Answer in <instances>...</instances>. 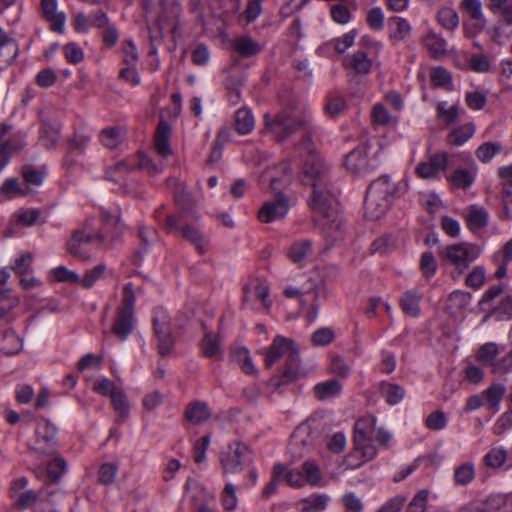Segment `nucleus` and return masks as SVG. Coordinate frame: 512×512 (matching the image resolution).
I'll return each instance as SVG.
<instances>
[{
    "label": "nucleus",
    "instance_id": "nucleus-1",
    "mask_svg": "<svg viewBox=\"0 0 512 512\" xmlns=\"http://www.w3.org/2000/svg\"><path fill=\"white\" fill-rule=\"evenodd\" d=\"M300 152L307 154L300 180L303 185L312 187V195L309 206L314 213L328 221L325 234L333 242L343 238L344 223L337 217L336 196L329 190V167L324 161L314 154L315 147L310 134L306 131L301 141L297 144Z\"/></svg>",
    "mask_w": 512,
    "mask_h": 512
},
{
    "label": "nucleus",
    "instance_id": "nucleus-2",
    "mask_svg": "<svg viewBox=\"0 0 512 512\" xmlns=\"http://www.w3.org/2000/svg\"><path fill=\"white\" fill-rule=\"evenodd\" d=\"M404 182H395L387 174L373 180L366 192L365 216L378 220L390 209L394 201L406 192Z\"/></svg>",
    "mask_w": 512,
    "mask_h": 512
},
{
    "label": "nucleus",
    "instance_id": "nucleus-3",
    "mask_svg": "<svg viewBox=\"0 0 512 512\" xmlns=\"http://www.w3.org/2000/svg\"><path fill=\"white\" fill-rule=\"evenodd\" d=\"M382 160V144L380 139L373 137L350 151L345 157V167L350 172L362 175L376 169Z\"/></svg>",
    "mask_w": 512,
    "mask_h": 512
},
{
    "label": "nucleus",
    "instance_id": "nucleus-4",
    "mask_svg": "<svg viewBox=\"0 0 512 512\" xmlns=\"http://www.w3.org/2000/svg\"><path fill=\"white\" fill-rule=\"evenodd\" d=\"M103 232L93 234L85 229H77L72 233L70 240L67 242L68 252L79 258L82 261H88L91 259V254L88 253L84 246L91 243L93 240H98L100 244H103L108 238V234L113 227H117L120 222L118 212H108L103 214Z\"/></svg>",
    "mask_w": 512,
    "mask_h": 512
},
{
    "label": "nucleus",
    "instance_id": "nucleus-5",
    "mask_svg": "<svg viewBox=\"0 0 512 512\" xmlns=\"http://www.w3.org/2000/svg\"><path fill=\"white\" fill-rule=\"evenodd\" d=\"M322 443V431L315 420L300 424L291 435L288 453L293 459H300Z\"/></svg>",
    "mask_w": 512,
    "mask_h": 512
},
{
    "label": "nucleus",
    "instance_id": "nucleus-6",
    "mask_svg": "<svg viewBox=\"0 0 512 512\" xmlns=\"http://www.w3.org/2000/svg\"><path fill=\"white\" fill-rule=\"evenodd\" d=\"M264 120V131L278 142L302 129L306 131L307 120L296 111H281L273 116L266 114Z\"/></svg>",
    "mask_w": 512,
    "mask_h": 512
},
{
    "label": "nucleus",
    "instance_id": "nucleus-7",
    "mask_svg": "<svg viewBox=\"0 0 512 512\" xmlns=\"http://www.w3.org/2000/svg\"><path fill=\"white\" fill-rule=\"evenodd\" d=\"M377 419L373 415H366L358 419L354 426V449L363 457V461L350 465L352 468L359 467L362 463L372 460L377 455V449L373 444V436L376 429Z\"/></svg>",
    "mask_w": 512,
    "mask_h": 512
},
{
    "label": "nucleus",
    "instance_id": "nucleus-8",
    "mask_svg": "<svg viewBox=\"0 0 512 512\" xmlns=\"http://www.w3.org/2000/svg\"><path fill=\"white\" fill-rule=\"evenodd\" d=\"M480 254L479 246L467 242L448 245L441 252L443 261L454 267L453 278H458Z\"/></svg>",
    "mask_w": 512,
    "mask_h": 512
},
{
    "label": "nucleus",
    "instance_id": "nucleus-9",
    "mask_svg": "<svg viewBox=\"0 0 512 512\" xmlns=\"http://www.w3.org/2000/svg\"><path fill=\"white\" fill-rule=\"evenodd\" d=\"M57 434V426L49 419L41 418L35 428L34 440L28 444L29 451L39 457L55 455Z\"/></svg>",
    "mask_w": 512,
    "mask_h": 512
},
{
    "label": "nucleus",
    "instance_id": "nucleus-10",
    "mask_svg": "<svg viewBox=\"0 0 512 512\" xmlns=\"http://www.w3.org/2000/svg\"><path fill=\"white\" fill-rule=\"evenodd\" d=\"M152 323L160 355L164 356L169 354L174 341L171 333V319L168 311L163 307L155 308L152 312Z\"/></svg>",
    "mask_w": 512,
    "mask_h": 512
},
{
    "label": "nucleus",
    "instance_id": "nucleus-11",
    "mask_svg": "<svg viewBox=\"0 0 512 512\" xmlns=\"http://www.w3.org/2000/svg\"><path fill=\"white\" fill-rule=\"evenodd\" d=\"M296 199L277 192L274 199L265 201L258 211V219L262 223H271L285 218L289 209L294 206Z\"/></svg>",
    "mask_w": 512,
    "mask_h": 512
},
{
    "label": "nucleus",
    "instance_id": "nucleus-12",
    "mask_svg": "<svg viewBox=\"0 0 512 512\" xmlns=\"http://www.w3.org/2000/svg\"><path fill=\"white\" fill-rule=\"evenodd\" d=\"M291 167L289 162L283 161L277 165L267 168L260 175V185L263 190H271L275 193L281 192L280 188L290 182Z\"/></svg>",
    "mask_w": 512,
    "mask_h": 512
},
{
    "label": "nucleus",
    "instance_id": "nucleus-13",
    "mask_svg": "<svg viewBox=\"0 0 512 512\" xmlns=\"http://www.w3.org/2000/svg\"><path fill=\"white\" fill-rule=\"evenodd\" d=\"M251 460L250 449L241 442L228 446L227 452L221 456V466L226 473H237Z\"/></svg>",
    "mask_w": 512,
    "mask_h": 512
},
{
    "label": "nucleus",
    "instance_id": "nucleus-14",
    "mask_svg": "<svg viewBox=\"0 0 512 512\" xmlns=\"http://www.w3.org/2000/svg\"><path fill=\"white\" fill-rule=\"evenodd\" d=\"M27 485L28 479L24 476L14 479L10 484L9 498L20 511L31 507L39 498V493L32 489H27Z\"/></svg>",
    "mask_w": 512,
    "mask_h": 512
},
{
    "label": "nucleus",
    "instance_id": "nucleus-15",
    "mask_svg": "<svg viewBox=\"0 0 512 512\" xmlns=\"http://www.w3.org/2000/svg\"><path fill=\"white\" fill-rule=\"evenodd\" d=\"M284 294L288 298H295L298 300L300 307L307 312V317L310 322H314L318 316L319 304L318 294L312 288L298 289L296 287H287Z\"/></svg>",
    "mask_w": 512,
    "mask_h": 512
},
{
    "label": "nucleus",
    "instance_id": "nucleus-16",
    "mask_svg": "<svg viewBox=\"0 0 512 512\" xmlns=\"http://www.w3.org/2000/svg\"><path fill=\"white\" fill-rule=\"evenodd\" d=\"M256 301H259L266 309L272 304L269 298V285L264 279L253 280L243 288L244 305L253 308Z\"/></svg>",
    "mask_w": 512,
    "mask_h": 512
},
{
    "label": "nucleus",
    "instance_id": "nucleus-17",
    "mask_svg": "<svg viewBox=\"0 0 512 512\" xmlns=\"http://www.w3.org/2000/svg\"><path fill=\"white\" fill-rule=\"evenodd\" d=\"M296 347V344L291 339L285 338L281 335L276 336L271 345L262 350L265 365L267 367H271L279 359L288 358Z\"/></svg>",
    "mask_w": 512,
    "mask_h": 512
},
{
    "label": "nucleus",
    "instance_id": "nucleus-18",
    "mask_svg": "<svg viewBox=\"0 0 512 512\" xmlns=\"http://www.w3.org/2000/svg\"><path fill=\"white\" fill-rule=\"evenodd\" d=\"M40 13L53 32L62 34L65 30L66 14L59 10L57 0H41Z\"/></svg>",
    "mask_w": 512,
    "mask_h": 512
},
{
    "label": "nucleus",
    "instance_id": "nucleus-19",
    "mask_svg": "<svg viewBox=\"0 0 512 512\" xmlns=\"http://www.w3.org/2000/svg\"><path fill=\"white\" fill-rule=\"evenodd\" d=\"M301 375L302 369L300 366L299 350L298 347H296L288 358H286V364L282 375L271 378L269 381V387L276 390L281 385L292 382Z\"/></svg>",
    "mask_w": 512,
    "mask_h": 512
},
{
    "label": "nucleus",
    "instance_id": "nucleus-20",
    "mask_svg": "<svg viewBox=\"0 0 512 512\" xmlns=\"http://www.w3.org/2000/svg\"><path fill=\"white\" fill-rule=\"evenodd\" d=\"M448 166V154L437 153L431 155L426 161L420 162L416 166V173L423 179L436 178L441 171H445Z\"/></svg>",
    "mask_w": 512,
    "mask_h": 512
},
{
    "label": "nucleus",
    "instance_id": "nucleus-21",
    "mask_svg": "<svg viewBox=\"0 0 512 512\" xmlns=\"http://www.w3.org/2000/svg\"><path fill=\"white\" fill-rule=\"evenodd\" d=\"M135 322L134 312H126L117 309L116 317L111 326V333L120 341H125L132 333Z\"/></svg>",
    "mask_w": 512,
    "mask_h": 512
},
{
    "label": "nucleus",
    "instance_id": "nucleus-22",
    "mask_svg": "<svg viewBox=\"0 0 512 512\" xmlns=\"http://www.w3.org/2000/svg\"><path fill=\"white\" fill-rule=\"evenodd\" d=\"M460 7L471 20L475 21L473 24L475 32L482 31L487 21L483 13L481 0H462Z\"/></svg>",
    "mask_w": 512,
    "mask_h": 512
},
{
    "label": "nucleus",
    "instance_id": "nucleus-23",
    "mask_svg": "<svg viewBox=\"0 0 512 512\" xmlns=\"http://www.w3.org/2000/svg\"><path fill=\"white\" fill-rule=\"evenodd\" d=\"M181 234L185 240L191 243L199 254H205L210 246L209 238L193 225H185L181 228Z\"/></svg>",
    "mask_w": 512,
    "mask_h": 512
},
{
    "label": "nucleus",
    "instance_id": "nucleus-24",
    "mask_svg": "<svg viewBox=\"0 0 512 512\" xmlns=\"http://www.w3.org/2000/svg\"><path fill=\"white\" fill-rule=\"evenodd\" d=\"M422 293L416 289L405 291L399 298V305L406 315L412 318H418L421 314L420 302Z\"/></svg>",
    "mask_w": 512,
    "mask_h": 512
},
{
    "label": "nucleus",
    "instance_id": "nucleus-25",
    "mask_svg": "<svg viewBox=\"0 0 512 512\" xmlns=\"http://www.w3.org/2000/svg\"><path fill=\"white\" fill-rule=\"evenodd\" d=\"M19 52L17 41L0 27V63L9 65Z\"/></svg>",
    "mask_w": 512,
    "mask_h": 512
},
{
    "label": "nucleus",
    "instance_id": "nucleus-26",
    "mask_svg": "<svg viewBox=\"0 0 512 512\" xmlns=\"http://www.w3.org/2000/svg\"><path fill=\"white\" fill-rule=\"evenodd\" d=\"M313 253V243L309 239L294 241L287 249L286 255L293 263H302Z\"/></svg>",
    "mask_w": 512,
    "mask_h": 512
},
{
    "label": "nucleus",
    "instance_id": "nucleus-27",
    "mask_svg": "<svg viewBox=\"0 0 512 512\" xmlns=\"http://www.w3.org/2000/svg\"><path fill=\"white\" fill-rule=\"evenodd\" d=\"M389 37L393 42L405 40L412 31L409 21L403 17L393 16L388 19Z\"/></svg>",
    "mask_w": 512,
    "mask_h": 512
},
{
    "label": "nucleus",
    "instance_id": "nucleus-28",
    "mask_svg": "<svg viewBox=\"0 0 512 512\" xmlns=\"http://www.w3.org/2000/svg\"><path fill=\"white\" fill-rule=\"evenodd\" d=\"M330 497L326 494L313 493L301 499L297 507L301 512H322L326 509Z\"/></svg>",
    "mask_w": 512,
    "mask_h": 512
},
{
    "label": "nucleus",
    "instance_id": "nucleus-29",
    "mask_svg": "<svg viewBox=\"0 0 512 512\" xmlns=\"http://www.w3.org/2000/svg\"><path fill=\"white\" fill-rule=\"evenodd\" d=\"M313 391L318 400L325 401L340 395L342 385L337 379L332 378L316 384Z\"/></svg>",
    "mask_w": 512,
    "mask_h": 512
},
{
    "label": "nucleus",
    "instance_id": "nucleus-30",
    "mask_svg": "<svg viewBox=\"0 0 512 512\" xmlns=\"http://www.w3.org/2000/svg\"><path fill=\"white\" fill-rule=\"evenodd\" d=\"M125 129L121 126H111L103 129L99 134V140L103 146L109 149L118 147L125 139Z\"/></svg>",
    "mask_w": 512,
    "mask_h": 512
},
{
    "label": "nucleus",
    "instance_id": "nucleus-31",
    "mask_svg": "<svg viewBox=\"0 0 512 512\" xmlns=\"http://www.w3.org/2000/svg\"><path fill=\"white\" fill-rule=\"evenodd\" d=\"M274 477L284 479L287 484L294 488H300L304 485L303 475L300 470L288 469L284 464L274 465Z\"/></svg>",
    "mask_w": 512,
    "mask_h": 512
},
{
    "label": "nucleus",
    "instance_id": "nucleus-32",
    "mask_svg": "<svg viewBox=\"0 0 512 512\" xmlns=\"http://www.w3.org/2000/svg\"><path fill=\"white\" fill-rule=\"evenodd\" d=\"M211 415L209 406L206 402H191L185 410V417L193 424H201L209 419Z\"/></svg>",
    "mask_w": 512,
    "mask_h": 512
},
{
    "label": "nucleus",
    "instance_id": "nucleus-33",
    "mask_svg": "<svg viewBox=\"0 0 512 512\" xmlns=\"http://www.w3.org/2000/svg\"><path fill=\"white\" fill-rule=\"evenodd\" d=\"M488 9L501 17V23L512 27V0H488Z\"/></svg>",
    "mask_w": 512,
    "mask_h": 512
},
{
    "label": "nucleus",
    "instance_id": "nucleus-34",
    "mask_svg": "<svg viewBox=\"0 0 512 512\" xmlns=\"http://www.w3.org/2000/svg\"><path fill=\"white\" fill-rule=\"evenodd\" d=\"M170 126L165 121H160L155 132V148L157 152L165 157L171 154L169 145Z\"/></svg>",
    "mask_w": 512,
    "mask_h": 512
},
{
    "label": "nucleus",
    "instance_id": "nucleus-35",
    "mask_svg": "<svg viewBox=\"0 0 512 512\" xmlns=\"http://www.w3.org/2000/svg\"><path fill=\"white\" fill-rule=\"evenodd\" d=\"M345 64L359 74H367L372 67L371 59L368 58L367 54L362 50H358L352 55L347 56L345 58Z\"/></svg>",
    "mask_w": 512,
    "mask_h": 512
},
{
    "label": "nucleus",
    "instance_id": "nucleus-36",
    "mask_svg": "<svg viewBox=\"0 0 512 512\" xmlns=\"http://www.w3.org/2000/svg\"><path fill=\"white\" fill-rule=\"evenodd\" d=\"M466 222L470 230H479L487 225L488 212L483 207L471 205L468 208Z\"/></svg>",
    "mask_w": 512,
    "mask_h": 512
},
{
    "label": "nucleus",
    "instance_id": "nucleus-37",
    "mask_svg": "<svg viewBox=\"0 0 512 512\" xmlns=\"http://www.w3.org/2000/svg\"><path fill=\"white\" fill-rule=\"evenodd\" d=\"M201 349L203 354L207 358L217 360L222 358L219 337L216 334H213L212 332L205 333L201 341Z\"/></svg>",
    "mask_w": 512,
    "mask_h": 512
},
{
    "label": "nucleus",
    "instance_id": "nucleus-38",
    "mask_svg": "<svg viewBox=\"0 0 512 512\" xmlns=\"http://www.w3.org/2000/svg\"><path fill=\"white\" fill-rule=\"evenodd\" d=\"M380 393L389 405L400 403L405 396V390L402 386L390 382L380 384Z\"/></svg>",
    "mask_w": 512,
    "mask_h": 512
},
{
    "label": "nucleus",
    "instance_id": "nucleus-39",
    "mask_svg": "<svg viewBox=\"0 0 512 512\" xmlns=\"http://www.w3.org/2000/svg\"><path fill=\"white\" fill-rule=\"evenodd\" d=\"M255 125L254 117L246 107H242L235 114V129L239 134L245 135L250 133Z\"/></svg>",
    "mask_w": 512,
    "mask_h": 512
},
{
    "label": "nucleus",
    "instance_id": "nucleus-40",
    "mask_svg": "<svg viewBox=\"0 0 512 512\" xmlns=\"http://www.w3.org/2000/svg\"><path fill=\"white\" fill-rule=\"evenodd\" d=\"M60 126L53 125L50 122L41 120V142L47 148H54L59 140Z\"/></svg>",
    "mask_w": 512,
    "mask_h": 512
},
{
    "label": "nucleus",
    "instance_id": "nucleus-41",
    "mask_svg": "<svg viewBox=\"0 0 512 512\" xmlns=\"http://www.w3.org/2000/svg\"><path fill=\"white\" fill-rule=\"evenodd\" d=\"M21 173L28 186H40L44 182L47 171L45 166L36 167L33 165H25Z\"/></svg>",
    "mask_w": 512,
    "mask_h": 512
},
{
    "label": "nucleus",
    "instance_id": "nucleus-42",
    "mask_svg": "<svg viewBox=\"0 0 512 512\" xmlns=\"http://www.w3.org/2000/svg\"><path fill=\"white\" fill-rule=\"evenodd\" d=\"M158 4L161 9L158 15V22L160 24L180 16L181 5L178 0H159Z\"/></svg>",
    "mask_w": 512,
    "mask_h": 512
},
{
    "label": "nucleus",
    "instance_id": "nucleus-43",
    "mask_svg": "<svg viewBox=\"0 0 512 512\" xmlns=\"http://www.w3.org/2000/svg\"><path fill=\"white\" fill-rule=\"evenodd\" d=\"M475 133V127L472 123H466L458 128L453 129L447 140L450 144L461 146L467 142Z\"/></svg>",
    "mask_w": 512,
    "mask_h": 512
},
{
    "label": "nucleus",
    "instance_id": "nucleus-44",
    "mask_svg": "<svg viewBox=\"0 0 512 512\" xmlns=\"http://www.w3.org/2000/svg\"><path fill=\"white\" fill-rule=\"evenodd\" d=\"M110 399H111L113 409L116 412V414L118 415V420L119 421L126 420L129 415L130 406H129L125 392L119 388L116 392H114L110 396Z\"/></svg>",
    "mask_w": 512,
    "mask_h": 512
},
{
    "label": "nucleus",
    "instance_id": "nucleus-45",
    "mask_svg": "<svg viewBox=\"0 0 512 512\" xmlns=\"http://www.w3.org/2000/svg\"><path fill=\"white\" fill-rule=\"evenodd\" d=\"M232 360L240 366L242 371L246 374H253L255 372V366L250 357L249 350L245 347H237L232 350Z\"/></svg>",
    "mask_w": 512,
    "mask_h": 512
},
{
    "label": "nucleus",
    "instance_id": "nucleus-46",
    "mask_svg": "<svg viewBox=\"0 0 512 512\" xmlns=\"http://www.w3.org/2000/svg\"><path fill=\"white\" fill-rule=\"evenodd\" d=\"M23 348V339L19 337L15 331L7 330L4 333L3 344L1 350L6 355H15Z\"/></svg>",
    "mask_w": 512,
    "mask_h": 512
},
{
    "label": "nucleus",
    "instance_id": "nucleus-47",
    "mask_svg": "<svg viewBox=\"0 0 512 512\" xmlns=\"http://www.w3.org/2000/svg\"><path fill=\"white\" fill-rule=\"evenodd\" d=\"M234 49L245 57L256 55L260 52V45L250 36H242L234 41Z\"/></svg>",
    "mask_w": 512,
    "mask_h": 512
},
{
    "label": "nucleus",
    "instance_id": "nucleus-48",
    "mask_svg": "<svg viewBox=\"0 0 512 512\" xmlns=\"http://www.w3.org/2000/svg\"><path fill=\"white\" fill-rule=\"evenodd\" d=\"M475 171L468 169H456L448 180L457 188L467 189L475 180Z\"/></svg>",
    "mask_w": 512,
    "mask_h": 512
},
{
    "label": "nucleus",
    "instance_id": "nucleus-49",
    "mask_svg": "<svg viewBox=\"0 0 512 512\" xmlns=\"http://www.w3.org/2000/svg\"><path fill=\"white\" fill-rule=\"evenodd\" d=\"M424 44L433 56L443 55L447 50V42L437 33L428 32L424 37Z\"/></svg>",
    "mask_w": 512,
    "mask_h": 512
},
{
    "label": "nucleus",
    "instance_id": "nucleus-50",
    "mask_svg": "<svg viewBox=\"0 0 512 512\" xmlns=\"http://www.w3.org/2000/svg\"><path fill=\"white\" fill-rule=\"evenodd\" d=\"M475 478L474 465L471 462H466L454 470V481L456 485L465 486L471 483Z\"/></svg>",
    "mask_w": 512,
    "mask_h": 512
},
{
    "label": "nucleus",
    "instance_id": "nucleus-51",
    "mask_svg": "<svg viewBox=\"0 0 512 512\" xmlns=\"http://www.w3.org/2000/svg\"><path fill=\"white\" fill-rule=\"evenodd\" d=\"M506 387L502 383H494L490 385L486 390L483 391V396L486 400L487 405L491 408H498L504 394Z\"/></svg>",
    "mask_w": 512,
    "mask_h": 512
},
{
    "label": "nucleus",
    "instance_id": "nucleus-52",
    "mask_svg": "<svg viewBox=\"0 0 512 512\" xmlns=\"http://www.w3.org/2000/svg\"><path fill=\"white\" fill-rule=\"evenodd\" d=\"M150 164L149 159L144 156L139 155L138 157H131L119 161L113 166L115 171L119 172H129L135 169L146 168Z\"/></svg>",
    "mask_w": 512,
    "mask_h": 512
},
{
    "label": "nucleus",
    "instance_id": "nucleus-53",
    "mask_svg": "<svg viewBox=\"0 0 512 512\" xmlns=\"http://www.w3.org/2000/svg\"><path fill=\"white\" fill-rule=\"evenodd\" d=\"M503 147L498 142H485L476 149V157L482 163H489L493 157L500 153Z\"/></svg>",
    "mask_w": 512,
    "mask_h": 512
},
{
    "label": "nucleus",
    "instance_id": "nucleus-54",
    "mask_svg": "<svg viewBox=\"0 0 512 512\" xmlns=\"http://www.w3.org/2000/svg\"><path fill=\"white\" fill-rule=\"evenodd\" d=\"M508 458V451L502 447H493L484 456L485 464L490 468L501 467Z\"/></svg>",
    "mask_w": 512,
    "mask_h": 512
},
{
    "label": "nucleus",
    "instance_id": "nucleus-55",
    "mask_svg": "<svg viewBox=\"0 0 512 512\" xmlns=\"http://www.w3.org/2000/svg\"><path fill=\"white\" fill-rule=\"evenodd\" d=\"M107 267L105 264H98L93 268L86 270L84 275L80 277V284L84 289H91L95 283L104 275Z\"/></svg>",
    "mask_w": 512,
    "mask_h": 512
},
{
    "label": "nucleus",
    "instance_id": "nucleus-56",
    "mask_svg": "<svg viewBox=\"0 0 512 512\" xmlns=\"http://www.w3.org/2000/svg\"><path fill=\"white\" fill-rule=\"evenodd\" d=\"M437 19L439 24L447 30H454L459 24L458 14L450 7H442L437 13Z\"/></svg>",
    "mask_w": 512,
    "mask_h": 512
},
{
    "label": "nucleus",
    "instance_id": "nucleus-57",
    "mask_svg": "<svg viewBox=\"0 0 512 512\" xmlns=\"http://www.w3.org/2000/svg\"><path fill=\"white\" fill-rule=\"evenodd\" d=\"M429 495L428 489L419 490L409 502L406 512H426Z\"/></svg>",
    "mask_w": 512,
    "mask_h": 512
},
{
    "label": "nucleus",
    "instance_id": "nucleus-58",
    "mask_svg": "<svg viewBox=\"0 0 512 512\" xmlns=\"http://www.w3.org/2000/svg\"><path fill=\"white\" fill-rule=\"evenodd\" d=\"M367 25L375 31H381L384 28L385 14L381 7L370 8L365 17Z\"/></svg>",
    "mask_w": 512,
    "mask_h": 512
},
{
    "label": "nucleus",
    "instance_id": "nucleus-59",
    "mask_svg": "<svg viewBox=\"0 0 512 512\" xmlns=\"http://www.w3.org/2000/svg\"><path fill=\"white\" fill-rule=\"evenodd\" d=\"M498 354L497 346L493 343H486L477 352V360L483 365H490L495 369V358Z\"/></svg>",
    "mask_w": 512,
    "mask_h": 512
},
{
    "label": "nucleus",
    "instance_id": "nucleus-60",
    "mask_svg": "<svg viewBox=\"0 0 512 512\" xmlns=\"http://www.w3.org/2000/svg\"><path fill=\"white\" fill-rule=\"evenodd\" d=\"M303 479L311 486H317L321 480V472L318 466L312 461H306L300 469Z\"/></svg>",
    "mask_w": 512,
    "mask_h": 512
},
{
    "label": "nucleus",
    "instance_id": "nucleus-61",
    "mask_svg": "<svg viewBox=\"0 0 512 512\" xmlns=\"http://www.w3.org/2000/svg\"><path fill=\"white\" fill-rule=\"evenodd\" d=\"M230 136V129L227 126L222 127L217 133L214 145L209 156L210 162H216L221 158L223 142L227 141Z\"/></svg>",
    "mask_w": 512,
    "mask_h": 512
},
{
    "label": "nucleus",
    "instance_id": "nucleus-62",
    "mask_svg": "<svg viewBox=\"0 0 512 512\" xmlns=\"http://www.w3.org/2000/svg\"><path fill=\"white\" fill-rule=\"evenodd\" d=\"M33 255L30 252H24L17 257L11 266V269L19 276L27 275L31 270Z\"/></svg>",
    "mask_w": 512,
    "mask_h": 512
},
{
    "label": "nucleus",
    "instance_id": "nucleus-63",
    "mask_svg": "<svg viewBox=\"0 0 512 512\" xmlns=\"http://www.w3.org/2000/svg\"><path fill=\"white\" fill-rule=\"evenodd\" d=\"M437 112L446 125L453 124L459 117V108L456 104L447 107L446 102H440L437 105Z\"/></svg>",
    "mask_w": 512,
    "mask_h": 512
},
{
    "label": "nucleus",
    "instance_id": "nucleus-64",
    "mask_svg": "<svg viewBox=\"0 0 512 512\" xmlns=\"http://www.w3.org/2000/svg\"><path fill=\"white\" fill-rule=\"evenodd\" d=\"M492 312L498 315L500 320L512 318V293L505 295Z\"/></svg>",
    "mask_w": 512,
    "mask_h": 512
}]
</instances>
